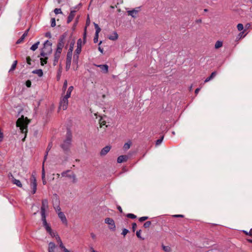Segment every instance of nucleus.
<instances>
[{
	"label": "nucleus",
	"mask_w": 252,
	"mask_h": 252,
	"mask_svg": "<svg viewBox=\"0 0 252 252\" xmlns=\"http://www.w3.org/2000/svg\"><path fill=\"white\" fill-rule=\"evenodd\" d=\"M174 217H183V216L182 215H176L174 216Z\"/></svg>",
	"instance_id": "nucleus-58"
},
{
	"label": "nucleus",
	"mask_w": 252,
	"mask_h": 252,
	"mask_svg": "<svg viewBox=\"0 0 252 252\" xmlns=\"http://www.w3.org/2000/svg\"><path fill=\"white\" fill-rule=\"evenodd\" d=\"M244 28L243 25L242 24H238L237 25V29L238 31H241Z\"/></svg>",
	"instance_id": "nucleus-39"
},
{
	"label": "nucleus",
	"mask_w": 252,
	"mask_h": 252,
	"mask_svg": "<svg viewBox=\"0 0 252 252\" xmlns=\"http://www.w3.org/2000/svg\"><path fill=\"white\" fill-rule=\"evenodd\" d=\"M98 34H97L96 32H95V36L94 38V43H96L98 41Z\"/></svg>",
	"instance_id": "nucleus-44"
},
{
	"label": "nucleus",
	"mask_w": 252,
	"mask_h": 252,
	"mask_svg": "<svg viewBox=\"0 0 252 252\" xmlns=\"http://www.w3.org/2000/svg\"><path fill=\"white\" fill-rule=\"evenodd\" d=\"M126 216L127 217L132 219L136 218V216L133 214H128Z\"/></svg>",
	"instance_id": "nucleus-40"
},
{
	"label": "nucleus",
	"mask_w": 252,
	"mask_h": 252,
	"mask_svg": "<svg viewBox=\"0 0 252 252\" xmlns=\"http://www.w3.org/2000/svg\"><path fill=\"white\" fill-rule=\"evenodd\" d=\"M17 64V61H15L13 62L12 65H11V68H10V69L9 70V72H11V71H12L15 70V69L16 68Z\"/></svg>",
	"instance_id": "nucleus-29"
},
{
	"label": "nucleus",
	"mask_w": 252,
	"mask_h": 252,
	"mask_svg": "<svg viewBox=\"0 0 252 252\" xmlns=\"http://www.w3.org/2000/svg\"><path fill=\"white\" fill-rule=\"evenodd\" d=\"M200 91V88H197L195 91V94H197Z\"/></svg>",
	"instance_id": "nucleus-57"
},
{
	"label": "nucleus",
	"mask_w": 252,
	"mask_h": 252,
	"mask_svg": "<svg viewBox=\"0 0 252 252\" xmlns=\"http://www.w3.org/2000/svg\"><path fill=\"white\" fill-rule=\"evenodd\" d=\"M27 34H28V31L25 32L23 35L21 37V38L20 39H19L17 42H16V43L17 44H19L25 38V37L27 35Z\"/></svg>",
	"instance_id": "nucleus-26"
},
{
	"label": "nucleus",
	"mask_w": 252,
	"mask_h": 252,
	"mask_svg": "<svg viewBox=\"0 0 252 252\" xmlns=\"http://www.w3.org/2000/svg\"><path fill=\"white\" fill-rule=\"evenodd\" d=\"M52 51V43L46 40L44 43V47L40 53V56L42 57L40 58V62L42 65L47 63V56L51 54Z\"/></svg>",
	"instance_id": "nucleus-2"
},
{
	"label": "nucleus",
	"mask_w": 252,
	"mask_h": 252,
	"mask_svg": "<svg viewBox=\"0 0 252 252\" xmlns=\"http://www.w3.org/2000/svg\"><path fill=\"white\" fill-rule=\"evenodd\" d=\"M12 182L14 184H15L17 186L21 188L22 187V184L21 182L19 180H17L15 179L12 175Z\"/></svg>",
	"instance_id": "nucleus-20"
},
{
	"label": "nucleus",
	"mask_w": 252,
	"mask_h": 252,
	"mask_svg": "<svg viewBox=\"0 0 252 252\" xmlns=\"http://www.w3.org/2000/svg\"><path fill=\"white\" fill-rule=\"evenodd\" d=\"M62 52V49L57 48V49H56V51L55 52L61 54Z\"/></svg>",
	"instance_id": "nucleus-52"
},
{
	"label": "nucleus",
	"mask_w": 252,
	"mask_h": 252,
	"mask_svg": "<svg viewBox=\"0 0 252 252\" xmlns=\"http://www.w3.org/2000/svg\"><path fill=\"white\" fill-rule=\"evenodd\" d=\"M151 221H146L144 224V227L145 228H147V227H149L150 226V225H151Z\"/></svg>",
	"instance_id": "nucleus-43"
},
{
	"label": "nucleus",
	"mask_w": 252,
	"mask_h": 252,
	"mask_svg": "<svg viewBox=\"0 0 252 252\" xmlns=\"http://www.w3.org/2000/svg\"><path fill=\"white\" fill-rule=\"evenodd\" d=\"M247 241L249 242L252 243V239H247Z\"/></svg>",
	"instance_id": "nucleus-63"
},
{
	"label": "nucleus",
	"mask_w": 252,
	"mask_h": 252,
	"mask_svg": "<svg viewBox=\"0 0 252 252\" xmlns=\"http://www.w3.org/2000/svg\"><path fill=\"white\" fill-rule=\"evenodd\" d=\"M64 36H62V37H61V38L60 39V40L58 43L57 48L61 49L63 50V48L64 45Z\"/></svg>",
	"instance_id": "nucleus-14"
},
{
	"label": "nucleus",
	"mask_w": 252,
	"mask_h": 252,
	"mask_svg": "<svg viewBox=\"0 0 252 252\" xmlns=\"http://www.w3.org/2000/svg\"><path fill=\"white\" fill-rule=\"evenodd\" d=\"M56 249H57L56 246L54 243H53V242L49 243L48 249V252H57Z\"/></svg>",
	"instance_id": "nucleus-12"
},
{
	"label": "nucleus",
	"mask_w": 252,
	"mask_h": 252,
	"mask_svg": "<svg viewBox=\"0 0 252 252\" xmlns=\"http://www.w3.org/2000/svg\"><path fill=\"white\" fill-rule=\"evenodd\" d=\"M131 145V142L130 141H128V142L125 143L124 145L123 149L124 150L126 151L129 149Z\"/></svg>",
	"instance_id": "nucleus-27"
},
{
	"label": "nucleus",
	"mask_w": 252,
	"mask_h": 252,
	"mask_svg": "<svg viewBox=\"0 0 252 252\" xmlns=\"http://www.w3.org/2000/svg\"><path fill=\"white\" fill-rule=\"evenodd\" d=\"M70 95H71V93L67 91L66 94L63 96L69 98L70 97Z\"/></svg>",
	"instance_id": "nucleus-47"
},
{
	"label": "nucleus",
	"mask_w": 252,
	"mask_h": 252,
	"mask_svg": "<svg viewBox=\"0 0 252 252\" xmlns=\"http://www.w3.org/2000/svg\"><path fill=\"white\" fill-rule=\"evenodd\" d=\"M45 178V169H44V164H43V166H42V179H44Z\"/></svg>",
	"instance_id": "nucleus-41"
},
{
	"label": "nucleus",
	"mask_w": 252,
	"mask_h": 252,
	"mask_svg": "<svg viewBox=\"0 0 252 252\" xmlns=\"http://www.w3.org/2000/svg\"><path fill=\"white\" fill-rule=\"evenodd\" d=\"M29 122L27 117L24 118V116H22L17 120L16 126L20 127L21 132L26 134L27 132V126Z\"/></svg>",
	"instance_id": "nucleus-3"
},
{
	"label": "nucleus",
	"mask_w": 252,
	"mask_h": 252,
	"mask_svg": "<svg viewBox=\"0 0 252 252\" xmlns=\"http://www.w3.org/2000/svg\"><path fill=\"white\" fill-rule=\"evenodd\" d=\"M148 219L147 217H142L139 218L140 221H143Z\"/></svg>",
	"instance_id": "nucleus-48"
},
{
	"label": "nucleus",
	"mask_w": 252,
	"mask_h": 252,
	"mask_svg": "<svg viewBox=\"0 0 252 252\" xmlns=\"http://www.w3.org/2000/svg\"><path fill=\"white\" fill-rule=\"evenodd\" d=\"M222 46V42L220 41H217L216 42L215 47L216 49H218Z\"/></svg>",
	"instance_id": "nucleus-32"
},
{
	"label": "nucleus",
	"mask_w": 252,
	"mask_h": 252,
	"mask_svg": "<svg viewBox=\"0 0 252 252\" xmlns=\"http://www.w3.org/2000/svg\"><path fill=\"white\" fill-rule=\"evenodd\" d=\"M128 230L126 229H124L122 231V234L124 236H125L127 234V232H128Z\"/></svg>",
	"instance_id": "nucleus-46"
},
{
	"label": "nucleus",
	"mask_w": 252,
	"mask_h": 252,
	"mask_svg": "<svg viewBox=\"0 0 252 252\" xmlns=\"http://www.w3.org/2000/svg\"><path fill=\"white\" fill-rule=\"evenodd\" d=\"M94 25L95 29L96 30L95 32H96L97 34H98L99 32H100L101 29L99 27V26H98L97 24L94 23Z\"/></svg>",
	"instance_id": "nucleus-35"
},
{
	"label": "nucleus",
	"mask_w": 252,
	"mask_h": 252,
	"mask_svg": "<svg viewBox=\"0 0 252 252\" xmlns=\"http://www.w3.org/2000/svg\"><path fill=\"white\" fill-rule=\"evenodd\" d=\"M54 12L56 14L62 13V11L60 8H55L54 10Z\"/></svg>",
	"instance_id": "nucleus-36"
},
{
	"label": "nucleus",
	"mask_w": 252,
	"mask_h": 252,
	"mask_svg": "<svg viewBox=\"0 0 252 252\" xmlns=\"http://www.w3.org/2000/svg\"><path fill=\"white\" fill-rule=\"evenodd\" d=\"M62 176L63 177H68L70 179L73 183H75L76 182V178L75 174L71 172L70 170H67L65 172H63L62 173Z\"/></svg>",
	"instance_id": "nucleus-4"
},
{
	"label": "nucleus",
	"mask_w": 252,
	"mask_h": 252,
	"mask_svg": "<svg viewBox=\"0 0 252 252\" xmlns=\"http://www.w3.org/2000/svg\"><path fill=\"white\" fill-rule=\"evenodd\" d=\"M81 52V45H78V46H77V48L75 50V54L74 56V59L75 60V58H76V61L78 60V56L79 54Z\"/></svg>",
	"instance_id": "nucleus-17"
},
{
	"label": "nucleus",
	"mask_w": 252,
	"mask_h": 252,
	"mask_svg": "<svg viewBox=\"0 0 252 252\" xmlns=\"http://www.w3.org/2000/svg\"><path fill=\"white\" fill-rule=\"evenodd\" d=\"M99 119L98 120L99 124L100 125V126L101 127H103V126H105V127H107V125H106V119H107L106 117L105 116H99Z\"/></svg>",
	"instance_id": "nucleus-10"
},
{
	"label": "nucleus",
	"mask_w": 252,
	"mask_h": 252,
	"mask_svg": "<svg viewBox=\"0 0 252 252\" xmlns=\"http://www.w3.org/2000/svg\"><path fill=\"white\" fill-rule=\"evenodd\" d=\"M75 12L76 11L74 10H71L70 11V13L67 18V23H69L70 22H71L72 21V20H73V19L74 18V17L75 16Z\"/></svg>",
	"instance_id": "nucleus-16"
},
{
	"label": "nucleus",
	"mask_w": 252,
	"mask_h": 252,
	"mask_svg": "<svg viewBox=\"0 0 252 252\" xmlns=\"http://www.w3.org/2000/svg\"><path fill=\"white\" fill-rule=\"evenodd\" d=\"M98 50L101 53H103V49H102L100 47H98Z\"/></svg>",
	"instance_id": "nucleus-59"
},
{
	"label": "nucleus",
	"mask_w": 252,
	"mask_h": 252,
	"mask_svg": "<svg viewBox=\"0 0 252 252\" xmlns=\"http://www.w3.org/2000/svg\"><path fill=\"white\" fill-rule=\"evenodd\" d=\"M48 209V201L45 199L42 200L41 207V220L47 232L51 236H56L55 234L52 232V229L46 220V212Z\"/></svg>",
	"instance_id": "nucleus-1"
},
{
	"label": "nucleus",
	"mask_w": 252,
	"mask_h": 252,
	"mask_svg": "<svg viewBox=\"0 0 252 252\" xmlns=\"http://www.w3.org/2000/svg\"><path fill=\"white\" fill-rule=\"evenodd\" d=\"M45 36L47 37L51 38V34L50 32H47L45 34Z\"/></svg>",
	"instance_id": "nucleus-53"
},
{
	"label": "nucleus",
	"mask_w": 252,
	"mask_h": 252,
	"mask_svg": "<svg viewBox=\"0 0 252 252\" xmlns=\"http://www.w3.org/2000/svg\"><path fill=\"white\" fill-rule=\"evenodd\" d=\"M139 9L140 7H137L133 10H129L127 11L128 14L129 15L131 16L133 18L136 17L137 14L139 11Z\"/></svg>",
	"instance_id": "nucleus-11"
},
{
	"label": "nucleus",
	"mask_w": 252,
	"mask_h": 252,
	"mask_svg": "<svg viewBox=\"0 0 252 252\" xmlns=\"http://www.w3.org/2000/svg\"><path fill=\"white\" fill-rule=\"evenodd\" d=\"M51 26L52 27H54L56 26V21L55 18H52L51 19Z\"/></svg>",
	"instance_id": "nucleus-42"
},
{
	"label": "nucleus",
	"mask_w": 252,
	"mask_h": 252,
	"mask_svg": "<svg viewBox=\"0 0 252 252\" xmlns=\"http://www.w3.org/2000/svg\"><path fill=\"white\" fill-rule=\"evenodd\" d=\"M216 72H213L211 73L210 76H209V77L207 78L205 80V82L206 83V82H209V81H210L211 79H212L216 75Z\"/></svg>",
	"instance_id": "nucleus-24"
},
{
	"label": "nucleus",
	"mask_w": 252,
	"mask_h": 252,
	"mask_svg": "<svg viewBox=\"0 0 252 252\" xmlns=\"http://www.w3.org/2000/svg\"><path fill=\"white\" fill-rule=\"evenodd\" d=\"M67 86V82L66 80H65L63 83V89H62L63 93H64L65 91H66Z\"/></svg>",
	"instance_id": "nucleus-34"
},
{
	"label": "nucleus",
	"mask_w": 252,
	"mask_h": 252,
	"mask_svg": "<svg viewBox=\"0 0 252 252\" xmlns=\"http://www.w3.org/2000/svg\"><path fill=\"white\" fill-rule=\"evenodd\" d=\"M94 65H95V66H97L98 67H99L101 69V71L104 73H107L108 72L109 67H108V65H107V64H99V65H98V64H94Z\"/></svg>",
	"instance_id": "nucleus-9"
},
{
	"label": "nucleus",
	"mask_w": 252,
	"mask_h": 252,
	"mask_svg": "<svg viewBox=\"0 0 252 252\" xmlns=\"http://www.w3.org/2000/svg\"><path fill=\"white\" fill-rule=\"evenodd\" d=\"M39 43H40L39 41H37V42H36L35 43L33 44L31 47V49L33 51L36 50L38 48Z\"/></svg>",
	"instance_id": "nucleus-28"
},
{
	"label": "nucleus",
	"mask_w": 252,
	"mask_h": 252,
	"mask_svg": "<svg viewBox=\"0 0 252 252\" xmlns=\"http://www.w3.org/2000/svg\"><path fill=\"white\" fill-rule=\"evenodd\" d=\"M162 247L163 250L165 252H171V249L169 246H164L162 245Z\"/></svg>",
	"instance_id": "nucleus-31"
},
{
	"label": "nucleus",
	"mask_w": 252,
	"mask_h": 252,
	"mask_svg": "<svg viewBox=\"0 0 252 252\" xmlns=\"http://www.w3.org/2000/svg\"><path fill=\"white\" fill-rule=\"evenodd\" d=\"M128 159L127 156L123 155L119 156L117 158V162L118 163H122L124 161H126Z\"/></svg>",
	"instance_id": "nucleus-18"
},
{
	"label": "nucleus",
	"mask_w": 252,
	"mask_h": 252,
	"mask_svg": "<svg viewBox=\"0 0 252 252\" xmlns=\"http://www.w3.org/2000/svg\"><path fill=\"white\" fill-rule=\"evenodd\" d=\"M71 134L69 132H68L67 138L62 145V147L64 150H67L68 149L71 143Z\"/></svg>",
	"instance_id": "nucleus-5"
},
{
	"label": "nucleus",
	"mask_w": 252,
	"mask_h": 252,
	"mask_svg": "<svg viewBox=\"0 0 252 252\" xmlns=\"http://www.w3.org/2000/svg\"><path fill=\"white\" fill-rule=\"evenodd\" d=\"M42 180L43 184L44 185H45L46 184V181L45 178L44 179H42Z\"/></svg>",
	"instance_id": "nucleus-62"
},
{
	"label": "nucleus",
	"mask_w": 252,
	"mask_h": 252,
	"mask_svg": "<svg viewBox=\"0 0 252 252\" xmlns=\"http://www.w3.org/2000/svg\"><path fill=\"white\" fill-rule=\"evenodd\" d=\"M71 60H72V58H66V67H65L66 70H68L70 67Z\"/></svg>",
	"instance_id": "nucleus-22"
},
{
	"label": "nucleus",
	"mask_w": 252,
	"mask_h": 252,
	"mask_svg": "<svg viewBox=\"0 0 252 252\" xmlns=\"http://www.w3.org/2000/svg\"><path fill=\"white\" fill-rule=\"evenodd\" d=\"M91 252H97L96 251H95L94 249H93V248H91Z\"/></svg>",
	"instance_id": "nucleus-64"
},
{
	"label": "nucleus",
	"mask_w": 252,
	"mask_h": 252,
	"mask_svg": "<svg viewBox=\"0 0 252 252\" xmlns=\"http://www.w3.org/2000/svg\"><path fill=\"white\" fill-rule=\"evenodd\" d=\"M68 98H67L64 96H63L62 97L60 102V109H62L63 110H65L67 109L68 104Z\"/></svg>",
	"instance_id": "nucleus-6"
},
{
	"label": "nucleus",
	"mask_w": 252,
	"mask_h": 252,
	"mask_svg": "<svg viewBox=\"0 0 252 252\" xmlns=\"http://www.w3.org/2000/svg\"><path fill=\"white\" fill-rule=\"evenodd\" d=\"M58 214L59 218L61 219L63 223L66 224L67 223V220L63 213L62 212H59Z\"/></svg>",
	"instance_id": "nucleus-13"
},
{
	"label": "nucleus",
	"mask_w": 252,
	"mask_h": 252,
	"mask_svg": "<svg viewBox=\"0 0 252 252\" xmlns=\"http://www.w3.org/2000/svg\"><path fill=\"white\" fill-rule=\"evenodd\" d=\"M30 182H31L30 184L37 183H36V178H35V176L33 174H32V176L31 177Z\"/></svg>",
	"instance_id": "nucleus-33"
},
{
	"label": "nucleus",
	"mask_w": 252,
	"mask_h": 252,
	"mask_svg": "<svg viewBox=\"0 0 252 252\" xmlns=\"http://www.w3.org/2000/svg\"><path fill=\"white\" fill-rule=\"evenodd\" d=\"M141 230H139L136 232V236H140Z\"/></svg>",
	"instance_id": "nucleus-55"
},
{
	"label": "nucleus",
	"mask_w": 252,
	"mask_h": 252,
	"mask_svg": "<svg viewBox=\"0 0 252 252\" xmlns=\"http://www.w3.org/2000/svg\"><path fill=\"white\" fill-rule=\"evenodd\" d=\"M31 188L32 189V193L34 194L36 191L37 183L30 184Z\"/></svg>",
	"instance_id": "nucleus-25"
},
{
	"label": "nucleus",
	"mask_w": 252,
	"mask_h": 252,
	"mask_svg": "<svg viewBox=\"0 0 252 252\" xmlns=\"http://www.w3.org/2000/svg\"><path fill=\"white\" fill-rule=\"evenodd\" d=\"M77 44V46H78V45H81V39H79V40H78Z\"/></svg>",
	"instance_id": "nucleus-56"
},
{
	"label": "nucleus",
	"mask_w": 252,
	"mask_h": 252,
	"mask_svg": "<svg viewBox=\"0 0 252 252\" xmlns=\"http://www.w3.org/2000/svg\"><path fill=\"white\" fill-rule=\"evenodd\" d=\"M86 28L85 29V32L84 33V39L86 38Z\"/></svg>",
	"instance_id": "nucleus-60"
},
{
	"label": "nucleus",
	"mask_w": 252,
	"mask_h": 252,
	"mask_svg": "<svg viewBox=\"0 0 252 252\" xmlns=\"http://www.w3.org/2000/svg\"><path fill=\"white\" fill-rule=\"evenodd\" d=\"M56 211L58 213L59 212H61L60 210H61V208L60 207H59V206H57L56 207H54Z\"/></svg>",
	"instance_id": "nucleus-51"
},
{
	"label": "nucleus",
	"mask_w": 252,
	"mask_h": 252,
	"mask_svg": "<svg viewBox=\"0 0 252 252\" xmlns=\"http://www.w3.org/2000/svg\"><path fill=\"white\" fill-rule=\"evenodd\" d=\"M105 222L108 225L110 229L114 230L115 228V224L113 219L107 218L105 219Z\"/></svg>",
	"instance_id": "nucleus-7"
},
{
	"label": "nucleus",
	"mask_w": 252,
	"mask_h": 252,
	"mask_svg": "<svg viewBox=\"0 0 252 252\" xmlns=\"http://www.w3.org/2000/svg\"><path fill=\"white\" fill-rule=\"evenodd\" d=\"M74 44H75L74 41H72L71 42V43H70L69 48V49H68V52L67 54L66 58H72V51L73 50Z\"/></svg>",
	"instance_id": "nucleus-8"
},
{
	"label": "nucleus",
	"mask_w": 252,
	"mask_h": 252,
	"mask_svg": "<svg viewBox=\"0 0 252 252\" xmlns=\"http://www.w3.org/2000/svg\"><path fill=\"white\" fill-rule=\"evenodd\" d=\"M31 82L29 80H28L26 83V85L28 87H30L31 86Z\"/></svg>",
	"instance_id": "nucleus-49"
},
{
	"label": "nucleus",
	"mask_w": 252,
	"mask_h": 252,
	"mask_svg": "<svg viewBox=\"0 0 252 252\" xmlns=\"http://www.w3.org/2000/svg\"><path fill=\"white\" fill-rule=\"evenodd\" d=\"M73 90V87L71 86H70V87L68 88V89H67V91L68 92H70V93L71 94V93H72V92Z\"/></svg>",
	"instance_id": "nucleus-50"
},
{
	"label": "nucleus",
	"mask_w": 252,
	"mask_h": 252,
	"mask_svg": "<svg viewBox=\"0 0 252 252\" xmlns=\"http://www.w3.org/2000/svg\"><path fill=\"white\" fill-rule=\"evenodd\" d=\"M244 233H245L246 235H249L251 236H252V228L250 230L249 232H247L246 231H243Z\"/></svg>",
	"instance_id": "nucleus-45"
},
{
	"label": "nucleus",
	"mask_w": 252,
	"mask_h": 252,
	"mask_svg": "<svg viewBox=\"0 0 252 252\" xmlns=\"http://www.w3.org/2000/svg\"><path fill=\"white\" fill-rule=\"evenodd\" d=\"M137 227V225L135 223H133L132 224V229H133V231H135V228H136Z\"/></svg>",
	"instance_id": "nucleus-54"
},
{
	"label": "nucleus",
	"mask_w": 252,
	"mask_h": 252,
	"mask_svg": "<svg viewBox=\"0 0 252 252\" xmlns=\"http://www.w3.org/2000/svg\"><path fill=\"white\" fill-rule=\"evenodd\" d=\"M32 73L37 74L39 77L42 76L43 74L42 70L40 69L33 70Z\"/></svg>",
	"instance_id": "nucleus-23"
},
{
	"label": "nucleus",
	"mask_w": 252,
	"mask_h": 252,
	"mask_svg": "<svg viewBox=\"0 0 252 252\" xmlns=\"http://www.w3.org/2000/svg\"><path fill=\"white\" fill-rule=\"evenodd\" d=\"M118 209L119 210L120 212H122V209L120 206L118 207Z\"/></svg>",
	"instance_id": "nucleus-61"
},
{
	"label": "nucleus",
	"mask_w": 252,
	"mask_h": 252,
	"mask_svg": "<svg viewBox=\"0 0 252 252\" xmlns=\"http://www.w3.org/2000/svg\"><path fill=\"white\" fill-rule=\"evenodd\" d=\"M61 57V54L55 53L54 54V62L53 64L54 65H57L58 61Z\"/></svg>",
	"instance_id": "nucleus-19"
},
{
	"label": "nucleus",
	"mask_w": 252,
	"mask_h": 252,
	"mask_svg": "<svg viewBox=\"0 0 252 252\" xmlns=\"http://www.w3.org/2000/svg\"><path fill=\"white\" fill-rule=\"evenodd\" d=\"M118 35L116 32H113L112 34L108 36V38L110 40H113V41L117 40L118 39Z\"/></svg>",
	"instance_id": "nucleus-21"
},
{
	"label": "nucleus",
	"mask_w": 252,
	"mask_h": 252,
	"mask_svg": "<svg viewBox=\"0 0 252 252\" xmlns=\"http://www.w3.org/2000/svg\"><path fill=\"white\" fill-rule=\"evenodd\" d=\"M60 247L63 250L64 252H73L67 250L63 245L62 242H60Z\"/></svg>",
	"instance_id": "nucleus-30"
},
{
	"label": "nucleus",
	"mask_w": 252,
	"mask_h": 252,
	"mask_svg": "<svg viewBox=\"0 0 252 252\" xmlns=\"http://www.w3.org/2000/svg\"><path fill=\"white\" fill-rule=\"evenodd\" d=\"M111 147L109 146H105L104 147L100 152L101 156H105L106 155L110 150Z\"/></svg>",
	"instance_id": "nucleus-15"
},
{
	"label": "nucleus",
	"mask_w": 252,
	"mask_h": 252,
	"mask_svg": "<svg viewBox=\"0 0 252 252\" xmlns=\"http://www.w3.org/2000/svg\"><path fill=\"white\" fill-rule=\"evenodd\" d=\"M52 146V143H49V145H48V147H47V152H46V155L45 156V158H46L47 156V154H48V151H50V149H51V148Z\"/></svg>",
	"instance_id": "nucleus-37"
},
{
	"label": "nucleus",
	"mask_w": 252,
	"mask_h": 252,
	"mask_svg": "<svg viewBox=\"0 0 252 252\" xmlns=\"http://www.w3.org/2000/svg\"><path fill=\"white\" fill-rule=\"evenodd\" d=\"M163 139V136H162L160 139H158L156 141V145H160L161 142H162V140Z\"/></svg>",
	"instance_id": "nucleus-38"
}]
</instances>
